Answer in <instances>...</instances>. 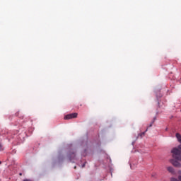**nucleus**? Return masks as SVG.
<instances>
[{
  "label": "nucleus",
  "instance_id": "obj_1",
  "mask_svg": "<svg viewBox=\"0 0 181 181\" xmlns=\"http://www.w3.org/2000/svg\"><path fill=\"white\" fill-rule=\"evenodd\" d=\"M171 153H173V159L170 160V163L173 165V166H175V168H181V164L180 162H181V151L177 148H173L171 151Z\"/></svg>",
  "mask_w": 181,
  "mask_h": 181
},
{
  "label": "nucleus",
  "instance_id": "obj_2",
  "mask_svg": "<svg viewBox=\"0 0 181 181\" xmlns=\"http://www.w3.org/2000/svg\"><path fill=\"white\" fill-rule=\"evenodd\" d=\"M73 118H77V113H71L64 117V119H73Z\"/></svg>",
  "mask_w": 181,
  "mask_h": 181
},
{
  "label": "nucleus",
  "instance_id": "obj_3",
  "mask_svg": "<svg viewBox=\"0 0 181 181\" xmlns=\"http://www.w3.org/2000/svg\"><path fill=\"white\" fill-rule=\"evenodd\" d=\"M69 160H71V162L73 160V159H74V158H76V154L74 153H72L71 154H69Z\"/></svg>",
  "mask_w": 181,
  "mask_h": 181
},
{
  "label": "nucleus",
  "instance_id": "obj_4",
  "mask_svg": "<svg viewBox=\"0 0 181 181\" xmlns=\"http://www.w3.org/2000/svg\"><path fill=\"white\" fill-rule=\"evenodd\" d=\"M175 136L180 144H181V134L179 133H176Z\"/></svg>",
  "mask_w": 181,
  "mask_h": 181
},
{
  "label": "nucleus",
  "instance_id": "obj_5",
  "mask_svg": "<svg viewBox=\"0 0 181 181\" xmlns=\"http://www.w3.org/2000/svg\"><path fill=\"white\" fill-rule=\"evenodd\" d=\"M167 170H168L170 173H175V169H173V167H168Z\"/></svg>",
  "mask_w": 181,
  "mask_h": 181
},
{
  "label": "nucleus",
  "instance_id": "obj_6",
  "mask_svg": "<svg viewBox=\"0 0 181 181\" xmlns=\"http://www.w3.org/2000/svg\"><path fill=\"white\" fill-rule=\"evenodd\" d=\"M170 181H181V175L178 176V179L177 178H175V177H172L170 179Z\"/></svg>",
  "mask_w": 181,
  "mask_h": 181
},
{
  "label": "nucleus",
  "instance_id": "obj_7",
  "mask_svg": "<svg viewBox=\"0 0 181 181\" xmlns=\"http://www.w3.org/2000/svg\"><path fill=\"white\" fill-rule=\"evenodd\" d=\"M148 131V129L146 130L141 134H139L138 136H141L142 138L144 136H145L146 132Z\"/></svg>",
  "mask_w": 181,
  "mask_h": 181
},
{
  "label": "nucleus",
  "instance_id": "obj_8",
  "mask_svg": "<svg viewBox=\"0 0 181 181\" xmlns=\"http://www.w3.org/2000/svg\"><path fill=\"white\" fill-rule=\"evenodd\" d=\"M153 124V122L150 124L149 127H152Z\"/></svg>",
  "mask_w": 181,
  "mask_h": 181
},
{
  "label": "nucleus",
  "instance_id": "obj_9",
  "mask_svg": "<svg viewBox=\"0 0 181 181\" xmlns=\"http://www.w3.org/2000/svg\"><path fill=\"white\" fill-rule=\"evenodd\" d=\"M0 151H2V146L0 144Z\"/></svg>",
  "mask_w": 181,
  "mask_h": 181
},
{
  "label": "nucleus",
  "instance_id": "obj_10",
  "mask_svg": "<svg viewBox=\"0 0 181 181\" xmlns=\"http://www.w3.org/2000/svg\"><path fill=\"white\" fill-rule=\"evenodd\" d=\"M84 166H86V164L82 165V168H84Z\"/></svg>",
  "mask_w": 181,
  "mask_h": 181
},
{
  "label": "nucleus",
  "instance_id": "obj_11",
  "mask_svg": "<svg viewBox=\"0 0 181 181\" xmlns=\"http://www.w3.org/2000/svg\"><path fill=\"white\" fill-rule=\"evenodd\" d=\"M23 181H30V180H27V179H26V180H24Z\"/></svg>",
  "mask_w": 181,
  "mask_h": 181
},
{
  "label": "nucleus",
  "instance_id": "obj_12",
  "mask_svg": "<svg viewBox=\"0 0 181 181\" xmlns=\"http://www.w3.org/2000/svg\"><path fill=\"white\" fill-rule=\"evenodd\" d=\"M1 163H2L0 161V165H1Z\"/></svg>",
  "mask_w": 181,
  "mask_h": 181
},
{
  "label": "nucleus",
  "instance_id": "obj_13",
  "mask_svg": "<svg viewBox=\"0 0 181 181\" xmlns=\"http://www.w3.org/2000/svg\"><path fill=\"white\" fill-rule=\"evenodd\" d=\"M74 169H76V166L74 167Z\"/></svg>",
  "mask_w": 181,
  "mask_h": 181
},
{
  "label": "nucleus",
  "instance_id": "obj_14",
  "mask_svg": "<svg viewBox=\"0 0 181 181\" xmlns=\"http://www.w3.org/2000/svg\"><path fill=\"white\" fill-rule=\"evenodd\" d=\"M180 174H181V173H180Z\"/></svg>",
  "mask_w": 181,
  "mask_h": 181
}]
</instances>
